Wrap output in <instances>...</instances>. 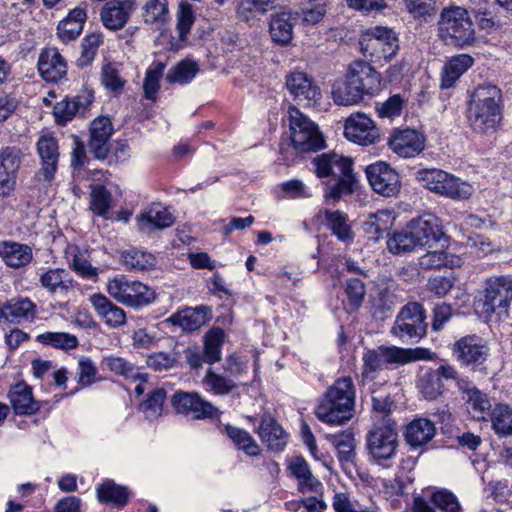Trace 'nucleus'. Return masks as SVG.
I'll use <instances>...</instances> for the list:
<instances>
[{
    "mask_svg": "<svg viewBox=\"0 0 512 512\" xmlns=\"http://www.w3.org/2000/svg\"><path fill=\"white\" fill-rule=\"evenodd\" d=\"M502 120V92L495 85H479L471 96L468 121L476 134L490 136L496 133Z\"/></svg>",
    "mask_w": 512,
    "mask_h": 512,
    "instance_id": "nucleus-1",
    "label": "nucleus"
},
{
    "mask_svg": "<svg viewBox=\"0 0 512 512\" xmlns=\"http://www.w3.org/2000/svg\"><path fill=\"white\" fill-rule=\"evenodd\" d=\"M355 391L350 377H342L328 388L315 414L329 424L342 425L353 416Z\"/></svg>",
    "mask_w": 512,
    "mask_h": 512,
    "instance_id": "nucleus-2",
    "label": "nucleus"
},
{
    "mask_svg": "<svg viewBox=\"0 0 512 512\" xmlns=\"http://www.w3.org/2000/svg\"><path fill=\"white\" fill-rule=\"evenodd\" d=\"M440 38L448 45L470 46L475 42V26L469 11L461 6L444 7L438 20Z\"/></svg>",
    "mask_w": 512,
    "mask_h": 512,
    "instance_id": "nucleus-3",
    "label": "nucleus"
},
{
    "mask_svg": "<svg viewBox=\"0 0 512 512\" xmlns=\"http://www.w3.org/2000/svg\"><path fill=\"white\" fill-rule=\"evenodd\" d=\"M288 125L290 144L296 153L317 151L325 146L318 126L294 106L288 110Z\"/></svg>",
    "mask_w": 512,
    "mask_h": 512,
    "instance_id": "nucleus-4",
    "label": "nucleus"
},
{
    "mask_svg": "<svg viewBox=\"0 0 512 512\" xmlns=\"http://www.w3.org/2000/svg\"><path fill=\"white\" fill-rule=\"evenodd\" d=\"M416 178L424 188L454 200L468 199L473 193L469 183L440 169L420 170Z\"/></svg>",
    "mask_w": 512,
    "mask_h": 512,
    "instance_id": "nucleus-5",
    "label": "nucleus"
},
{
    "mask_svg": "<svg viewBox=\"0 0 512 512\" xmlns=\"http://www.w3.org/2000/svg\"><path fill=\"white\" fill-rule=\"evenodd\" d=\"M367 450L378 464L392 459L398 447L396 422L391 418L380 419L367 434Z\"/></svg>",
    "mask_w": 512,
    "mask_h": 512,
    "instance_id": "nucleus-6",
    "label": "nucleus"
},
{
    "mask_svg": "<svg viewBox=\"0 0 512 512\" xmlns=\"http://www.w3.org/2000/svg\"><path fill=\"white\" fill-rule=\"evenodd\" d=\"M512 302V278L494 275L484 281L481 298L482 312L487 315L507 313Z\"/></svg>",
    "mask_w": 512,
    "mask_h": 512,
    "instance_id": "nucleus-7",
    "label": "nucleus"
},
{
    "mask_svg": "<svg viewBox=\"0 0 512 512\" xmlns=\"http://www.w3.org/2000/svg\"><path fill=\"white\" fill-rule=\"evenodd\" d=\"M107 291L119 303L133 308L146 306L155 300V292L150 287L126 276L109 280Z\"/></svg>",
    "mask_w": 512,
    "mask_h": 512,
    "instance_id": "nucleus-8",
    "label": "nucleus"
},
{
    "mask_svg": "<svg viewBox=\"0 0 512 512\" xmlns=\"http://www.w3.org/2000/svg\"><path fill=\"white\" fill-rule=\"evenodd\" d=\"M380 353L375 350L367 351L363 356V374L368 377L378 371L383 362L406 364L412 361L426 359L429 351L424 348L405 349L396 346L380 347Z\"/></svg>",
    "mask_w": 512,
    "mask_h": 512,
    "instance_id": "nucleus-9",
    "label": "nucleus"
},
{
    "mask_svg": "<svg viewBox=\"0 0 512 512\" xmlns=\"http://www.w3.org/2000/svg\"><path fill=\"white\" fill-rule=\"evenodd\" d=\"M427 327L423 306L418 302H409L401 308L391 333L402 340L421 339L426 335Z\"/></svg>",
    "mask_w": 512,
    "mask_h": 512,
    "instance_id": "nucleus-10",
    "label": "nucleus"
},
{
    "mask_svg": "<svg viewBox=\"0 0 512 512\" xmlns=\"http://www.w3.org/2000/svg\"><path fill=\"white\" fill-rule=\"evenodd\" d=\"M360 51L366 57L390 60L398 51L395 33L386 27H375L359 40Z\"/></svg>",
    "mask_w": 512,
    "mask_h": 512,
    "instance_id": "nucleus-11",
    "label": "nucleus"
},
{
    "mask_svg": "<svg viewBox=\"0 0 512 512\" xmlns=\"http://www.w3.org/2000/svg\"><path fill=\"white\" fill-rule=\"evenodd\" d=\"M367 178L372 189L385 197L396 196L401 188L397 172L385 162H376L366 169Z\"/></svg>",
    "mask_w": 512,
    "mask_h": 512,
    "instance_id": "nucleus-12",
    "label": "nucleus"
},
{
    "mask_svg": "<svg viewBox=\"0 0 512 512\" xmlns=\"http://www.w3.org/2000/svg\"><path fill=\"white\" fill-rule=\"evenodd\" d=\"M344 135L348 140L362 146L373 145L380 138L379 129L373 120L362 113L352 114L347 118Z\"/></svg>",
    "mask_w": 512,
    "mask_h": 512,
    "instance_id": "nucleus-13",
    "label": "nucleus"
},
{
    "mask_svg": "<svg viewBox=\"0 0 512 512\" xmlns=\"http://www.w3.org/2000/svg\"><path fill=\"white\" fill-rule=\"evenodd\" d=\"M171 405L180 414H192L196 419L212 418L218 409L195 392L177 391L171 398Z\"/></svg>",
    "mask_w": 512,
    "mask_h": 512,
    "instance_id": "nucleus-14",
    "label": "nucleus"
},
{
    "mask_svg": "<svg viewBox=\"0 0 512 512\" xmlns=\"http://www.w3.org/2000/svg\"><path fill=\"white\" fill-rule=\"evenodd\" d=\"M409 225L418 247H433L446 237L439 218L432 214L413 219Z\"/></svg>",
    "mask_w": 512,
    "mask_h": 512,
    "instance_id": "nucleus-15",
    "label": "nucleus"
},
{
    "mask_svg": "<svg viewBox=\"0 0 512 512\" xmlns=\"http://www.w3.org/2000/svg\"><path fill=\"white\" fill-rule=\"evenodd\" d=\"M346 76L359 87L363 95H373L380 89L381 76L368 62L355 60L349 64Z\"/></svg>",
    "mask_w": 512,
    "mask_h": 512,
    "instance_id": "nucleus-16",
    "label": "nucleus"
},
{
    "mask_svg": "<svg viewBox=\"0 0 512 512\" xmlns=\"http://www.w3.org/2000/svg\"><path fill=\"white\" fill-rule=\"evenodd\" d=\"M113 131L112 121L108 117L100 116L92 121L88 148L95 158L104 160L108 157Z\"/></svg>",
    "mask_w": 512,
    "mask_h": 512,
    "instance_id": "nucleus-17",
    "label": "nucleus"
},
{
    "mask_svg": "<svg viewBox=\"0 0 512 512\" xmlns=\"http://www.w3.org/2000/svg\"><path fill=\"white\" fill-rule=\"evenodd\" d=\"M313 163L315 172L320 178L332 177L334 180H343L346 177H354L351 160L336 153H324L317 156Z\"/></svg>",
    "mask_w": 512,
    "mask_h": 512,
    "instance_id": "nucleus-18",
    "label": "nucleus"
},
{
    "mask_svg": "<svg viewBox=\"0 0 512 512\" xmlns=\"http://www.w3.org/2000/svg\"><path fill=\"white\" fill-rule=\"evenodd\" d=\"M93 102V94L84 91L82 94L72 98H65L56 103L53 114L57 124L66 125L77 115L84 116Z\"/></svg>",
    "mask_w": 512,
    "mask_h": 512,
    "instance_id": "nucleus-19",
    "label": "nucleus"
},
{
    "mask_svg": "<svg viewBox=\"0 0 512 512\" xmlns=\"http://www.w3.org/2000/svg\"><path fill=\"white\" fill-rule=\"evenodd\" d=\"M458 389L463 393L466 409L471 417L486 420L492 412L487 395L466 380H458Z\"/></svg>",
    "mask_w": 512,
    "mask_h": 512,
    "instance_id": "nucleus-20",
    "label": "nucleus"
},
{
    "mask_svg": "<svg viewBox=\"0 0 512 512\" xmlns=\"http://www.w3.org/2000/svg\"><path fill=\"white\" fill-rule=\"evenodd\" d=\"M286 87L295 100L305 102L306 105L316 103L321 97L320 88L304 72L295 71L289 74L286 78Z\"/></svg>",
    "mask_w": 512,
    "mask_h": 512,
    "instance_id": "nucleus-21",
    "label": "nucleus"
},
{
    "mask_svg": "<svg viewBox=\"0 0 512 512\" xmlns=\"http://www.w3.org/2000/svg\"><path fill=\"white\" fill-rule=\"evenodd\" d=\"M136 9L135 0H111L102 7L103 25L110 30L122 29Z\"/></svg>",
    "mask_w": 512,
    "mask_h": 512,
    "instance_id": "nucleus-22",
    "label": "nucleus"
},
{
    "mask_svg": "<svg viewBox=\"0 0 512 512\" xmlns=\"http://www.w3.org/2000/svg\"><path fill=\"white\" fill-rule=\"evenodd\" d=\"M19 166V149L6 147L0 151V196L6 197L14 190Z\"/></svg>",
    "mask_w": 512,
    "mask_h": 512,
    "instance_id": "nucleus-23",
    "label": "nucleus"
},
{
    "mask_svg": "<svg viewBox=\"0 0 512 512\" xmlns=\"http://www.w3.org/2000/svg\"><path fill=\"white\" fill-rule=\"evenodd\" d=\"M388 143L396 154L404 158L414 157L424 149L423 136L412 129L395 132Z\"/></svg>",
    "mask_w": 512,
    "mask_h": 512,
    "instance_id": "nucleus-24",
    "label": "nucleus"
},
{
    "mask_svg": "<svg viewBox=\"0 0 512 512\" xmlns=\"http://www.w3.org/2000/svg\"><path fill=\"white\" fill-rule=\"evenodd\" d=\"M38 71L44 80L57 82L66 75L67 65L58 50L50 48L40 54Z\"/></svg>",
    "mask_w": 512,
    "mask_h": 512,
    "instance_id": "nucleus-25",
    "label": "nucleus"
},
{
    "mask_svg": "<svg viewBox=\"0 0 512 512\" xmlns=\"http://www.w3.org/2000/svg\"><path fill=\"white\" fill-rule=\"evenodd\" d=\"M212 318L211 308L208 306L188 307L173 314L169 321L178 325L182 330L193 332L207 324Z\"/></svg>",
    "mask_w": 512,
    "mask_h": 512,
    "instance_id": "nucleus-26",
    "label": "nucleus"
},
{
    "mask_svg": "<svg viewBox=\"0 0 512 512\" xmlns=\"http://www.w3.org/2000/svg\"><path fill=\"white\" fill-rule=\"evenodd\" d=\"M454 352L459 361L466 365L482 364L488 355V349L475 336L460 339L454 345Z\"/></svg>",
    "mask_w": 512,
    "mask_h": 512,
    "instance_id": "nucleus-27",
    "label": "nucleus"
},
{
    "mask_svg": "<svg viewBox=\"0 0 512 512\" xmlns=\"http://www.w3.org/2000/svg\"><path fill=\"white\" fill-rule=\"evenodd\" d=\"M298 22L297 13L283 11L272 15L269 23L271 39L280 45H287L293 38V28Z\"/></svg>",
    "mask_w": 512,
    "mask_h": 512,
    "instance_id": "nucleus-28",
    "label": "nucleus"
},
{
    "mask_svg": "<svg viewBox=\"0 0 512 512\" xmlns=\"http://www.w3.org/2000/svg\"><path fill=\"white\" fill-rule=\"evenodd\" d=\"M90 302L96 310L98 316L104 323L111 328H118L126 324V313L112 303L102 294H93L90 296Z\"/></svg>",
    "mask_w": 512,
    "mask_h": 512,
    "instance_id": "nucleus-29",
    "label": "nucleus"
},
{
    "mask_svg": "<svg viewBox=\"0 0 512 512\" xmlns=\"http://www.w3.org/2000/svg\"><path fill=\"white\" fill-rule=\"evenodd\" d=\"M258 434L263 443L274 452H280L288 442V435L270 415H264L258 427Z\"/></svg>",
    "mask_w": 512,
    "mask_h": 512,
    "instance_id": "nucleus-30",
    "label": "nucleus"
},
{
    "mask_svg": "<svg viewBox=\"0 0 512 512\" xmlns=\"http://www.w3.org/2000/svg\"><path fill=\"white\" fill-rule=\"evenodd\" d=\"M8 397L17 415H32L40 409V403L33 397L32 388L23 381L11 387Z\"/></svg>",
    "mask_w": 512,
    "mask_h": 512,
    "instance_id": "nucleus-31",
    "label": "nucleus"
},
{
    "mask_svg": "<svg viewBox=\"0 0 512 512\" xmlns=\"http://www.w3.org/2000/svg\"><path fill=\"white\" fill-rule=\"evenodd\" d=\"M37 151L41 158L42 168L40 174L44 180L51 181L57 170L59 159L58 144L54 137L42 136L37 143Z\"/></svg>",
    "mask_w": 512,
    "mask_h": 512,
    "instance_id": "nucleus-32",
    "label": "nucleus"
},
{
    "mask_svg": "<svg viewBox=\"0 0 512 512\" xmlns=\"http://www.w3.org/2000/svg\"><path fill=\"white\" fill-rule=\"evenodd\" d=\"M434 423L427 418H416L405 429V440L412 448H420L428 444L435 436Z\"/></svg>",
    "mask_w": 512,
    "mask_h": 512,
    "instance_id": "nucleus-33",
    "label": "nucleus"
},
{
    "mask_svg": "<svg viewBox=\"0 0 512 512\" xmlns=\"http://www.w3.org/2000/svg\"><path fill=\"white\" fill-rule=\"evenodd\" d=\"M474 59L468 54H458L451 57L441 72L440 86L443 89L456 84L458 79L473 65Z\"/></svg>",
    "mask_w": 512,
    "mask_h": 512,
    "instance_id": "nucleus-34",
    "label": "nucleus"
},
{
    "mask_svg": "<svg viewBox=\"0 0 512 512\" xmlns=\"http://www.w3.org/2000/svg\"><path fill=\"white\" fill-rule=\"evenodd\" d=\"M288 469L297 479L299 491L310 493L317 491L321 483L313 475L309 464L302 456H295L289 460Z\"/></svg>",
    "mask_w": 512,
    "mask_h": 512,
    "instance_id": "nucleus-35",
    "label": "nucleus"
},
{
    "mask_svg": "<svg viewBox=\"0 0 512 512\" xmlns=\"http://www.w3.org/2000/svg\"><path fill=\"white\" fill-rule=\"evenodd\" d=\"M86 18V11L83 8L76 7L71 10L57 26V35L61 41L67 43L76 39L83 30Z\"/></svg>",
    "mask_w": 512,
    "mask_h": 512,
    "instance_id": "nucleus-36",
    "label": "nucleus"
},
{
    "mask_svg": "<svg viewBox=\"0 0 512 512\" xmlns=\"http://www.w3.org/2000/svg\"><path fill=\"white\" fill-rule=\"evenodd\" d=\"M137 220L141 231H150L153 228L164 229L171 226L174 217L166 208L157 206L142 213Z\"/></svg>",
    "mask_w": 512,
    "mask_h": 512,
    "instance_id": "nucleus-37",
    "label": "nucleus"
},
{
    "mask_svg": "<svg viewBox=\"0 0 512 512\" xmlns=\"http://www.w3.org/2000/svg\"><path fill=\"white\" fill-rule=\"evenodd\" d=\"M41 285L52 294H66L72 289V279L65 269H49L40 277Z\"/></svg>",
    "mask_w": 512,
    "mask_h": 512,
    "instance_id": "nucleus-38",
    "label": "nucleus"
},
{
    "mask_svg": "<svg viewBox=\"0 0 512 512\" xmlns=\"http://www.w3.org/2000/svg\"><path fill=\"white\" fill-rule=\"evenodd\" d=\"M324 219L327 228L330 229L332 234L340 241L351 242L353 240V231L345 213L339 210L332 211L326 209L324 211Z\"/></svg>",
    "mask_w": 512,
    "mask_h": 512,
    "instance_id": "nucleus-39",
    "label": "nucleus"
},
{
    "mask_svg": "<svg viewBox=\"0 0 512 512\" xmlns=\"http://www.w3.org/2000/svg\"><path fill=\"white\" fill-rule=\"evenodd\" d=\"M331 94L336 104L344 106L357 104L364 97L359 87L351 84L347 76L333 84Z\"/></svg>",
    "mask_w": 512,
    "mask_h": 512,
    "instance_id": "nucleus-40",
    "label": "nucleus"
},
{
    "mask_svg": "<svg viewBox=\"0 0 512 512\" xmlns=\"http://www.w3.org/2000/svg\"><path fill=\"white\" fill-rule=\"evenodd\" d=\"M142 17L146 24L159 29L170 18L167 0H146L142 7Z\"/></svg>",
    "mask_w": 512,
    "mask_h": 512,
    "instance_id": "nucleus-41",
    "label": "nucleus"
},
{
    "mask_svg": "<svg viewBox=\"0 0 512 512\" xmlns=\"http://www.w3.org/2000/svg\"><path fill=\"white\" fill-rule=\"evenodd\" d=\"M332 444L337 450V457L343 467H350L355 463V439L351 432L346 431L332 437Z\"/></svg>",
    "mask_w": 512,
    "mask_h": 512,
    "instance_id": "nucleus-42",
    "label": "nucleus"
},
{
    "mask_svg": "<svg viewBox=\"0 0 512 512\" xmlns=\"http://www.w3.org/2000/svg\"><path fill=\"white\" fill-rule=\"evenodd\" d=\"M35 305L27 298L11 301L0 309V316L11 321L20 322L34 317Z\"/></svg>",
    "mask_w": 512,
    "mask_h": 512,
    "instance_id": "nucleus-43",
    "label": "nucleus"
},
{
    "mask_svg": "<svg viewBox=\"0 0 512 512\" xmlns=\"http://www.w3.org/2000/svg\"><path fill=\"white\" fill-rule=\"evenodd\" d=\"M102 366L127 379H140L144 382L147 381V375L140 374L133 363L122 357L113 355L104 357L102 360Z\"/></svg>",
    "mask_w": 512,
    "mask_h": 512,
    "instance_id": "nucleus-44",
    "label": "nucleus"
},
{
    "mask_svg": "<svg viewBox=\"0 0 512 512\" xmlns=\"http://www.w3.org/2000/svg\"><path fill=\"white\" fill-rule=\"evenodd\" d=\"M3 259L12 268H20L29 264L32 260V249L28 245L19 243H7L3 249Z\"/></svg>",
    "mask_w": 512,
    "mask_h": 512,
    "instance_id": "nucleus-45",
    "label": "nucleus"
},
{
    "mask_svg": "<svg viewBox=\"0 0 512 512\" xmlns=\"http://www.w3.org/2000/svg\"><path fill=\"white\" fill-rule=\"evenodd\" d=\"M203 384L208 391L216 395H228L238 388L235 380L217 373L212 368L208 369Z\"/></svg>",
    "mask_w": 512,
    "mask_h": 512,
    "instance_id": "nucleus-46",
    "label": "nucleus"
},
{
    "mask_svg": "<svg viewBox=\"0 0 512 512\" xmlns=\"http://www.w3.org/2000/svg\"><path fill=\"white\" fill-rule=\"evenodd\" d=\"M129 493L124 486L107 480L97 488V498L101 503L112 502L117 506H124L128 502Z\"/></svg>",
    "mask_w": 512,
    "mask_h": 512,
    "instance_id": "nucleus-47",
    "label": "nucleus"
},
{
    "mask_svg": "<svg viewBox=\"0 0 512 512\" xmlns=\"http://www.w3.org/2000/svg\"><path fill=\"white\" fill-rule=\"evenodd\" d=\"M224 432L232 440L234 445L247 455L256 456L259 454V445L247 431L228 424L224 427Z\"/></svg>",
    "mask_w": 512,
    "mask_h": 512,
    "instance_id": "nucleus-48",
    "label": "nucleus"
},
{
    "mask_svg": "<svg viewBox=\"0 0 512 512\" xmlns=\"http://www.w3.org/2000/svg\"><path fill=\"white\" fill-rule=\"evenodd\" d=\"M224 432L232 440L234 445L247 455L256 456L259 454V445L247 431L228 424L224 427Z\"/></svg>",
    "mask_w": 512,
    "mask_h": 512,
    "instance_id": "nucleus-49",
    "label": "nucleus"
},
{
    "mask_svg": "<svg viewBox=\"0 0 512 512\" xmlns=\"http://www.w3.org/2000/svg\"><path fill=\"white\" fill-rule=\"evenodd\" d=\"M224 331L221 328H213L206 335L204 340V361L214 364L221 360V347L224 341Z\"/></svg>",
    "mask_w": 512,
    "mask_h": 512,
    "instance_id": "nucleus-50",
    "label": "nucleus"
},
{
    "mask_svg": "<svg viewBox=\"0 0 512 512\" xmlns=\"http://www.w3.org/2000/svg\"><path fill=\"white\" fill-rule=\"evenodd\" d=\"M199 72V66L195 61L183 60L173 66L166 74L167 82L174 84L189 83Z\"/></svg>",
    "mask_w": 512,
    "mask_h": 512,
    "instance_id": "nucleus-51",
    "label": "nucleus"
},
{
    "mask_svg": "<svg viewBox=\"0 0 512 512\" xmlns=\"http://www.w3.org/2000/svg\"><path fill=\"white\" fill-rule=\"evenodd\" d=\"M418 247L410 225L406 229L395 232L387 240V248L393 254L408 253Z\"/></svg>",
    "mask_w": 512,
    "mask_h": 512,
    "instance_id": "nucleus-52",
    "label": "nucleus"
},
{
    "mask_svg": "<svg viewBox=\"0 0 512 512\" xmlns=\"http://www.w3.org/2000/svg\"><path fill=\"white\" fill-rule=\"evenodd\" d=\"M122 262L127 269L144 271L155 266V257L148 252L130 249L122 253Z\"/></svg>",
    "mask_w": 512,
    "mask_h": 512,
    "instance_id": "nucleus-53",
    "label": "nucleus"
},
{
    "mask_svg": "<svg viewBox=\"0 0 512 512\" xmlns=\"http://www.w3.org/2000/svg\"><path fill=\"white\" fill-rule=\"evenodd\" d=\"M489 416L496 434L500 436L512 435V409L508 405H496Z\"/></svg>",
    "mask_w": 512,
    "mask_h": 512,
    "instance_id": "nucleus-54",
    "label": "nucleus"
},
{
    "mask_svg": "<svg viewBox=\"0 0 512 512\" xmlns=\"http://www.w3.org/2000/svg\"><path fill=\"white\" fill-rule=\"evenodd\" d=\"M36 340L41 344L63 350L75 349L78 346L77 337L65 332H45L39 334Z\"/></svg>",
    "mask_w": 512,
    "mask_h": 512,
    "instance_id": "nucleus-55",
    "label": "nucleus"
},
{
    "mask_svg": "<svg viewBox=\"0 0 512 512\" xmlns=\"http://www.w3.org/2000/svg\"><path fill=\"white\" fill-rule=\"evenodd\" d=\"M430 502L441 512H463L457 496L447 489L433 491L430 496Z\"/></svg>",
    "mask_w": 512,
    "mask_h": 512,
    "instance_id": "nucleus-56",
    "label": "nucleus"
},
{
    "mask_svg": "<svg viewBox=\"0 0 512 512\" xmlns=\"http://www.w3.org/2000/svg\"><path fill=\"white\" fill-rule=\"evenodd\" d=\"M419 388L423 397L429 401L436 400L445 390L444 383L441 382L439 376L433 370L425 373L420 378Z\"/></svg>",
    "mask_w": 512,
    "mask_h": 512,
    "instance_id": "nucleus-57",
    "label": "nucleus"
},
{
    "mask_svg": "<svg viewBox=\"0 0 512 512\" xmlns=\"http://www.w3.org/2000/svg\"><path fill=\"white\" fill-rule=\"evenodd\" d=\"M455 260L458 261L459 259L448 255L443 250H434L422 255L418 259V265L425 270L440 269L441 267L455 265Z\"/></svg>",
    "mask_w": 512,
    "mask_h": 512,
    "instance_id": "nucleus-58",
    "label": "nucleus"
},
{
    "mask_svg": "<svg viewBox=\"0 0 512 512\" xmlns=\"http://www.w3.org/2000/svg\"><path fill=\"white\" fill-rule=\"evenodd\" d=\"M165 398V390L157 388L150 393L146 401L140 404V409L144 412L147 419H157L161 415Z\"/></svg>",
    "mask_w": 512,
    "mask_h": 512,
    "instance_id": "nucleus-59",
    "label": "nucleus"
},
{
    "mask_svg": "<svg viewBox=\"0 0 512 512\" xmlns=\"http://www.w3.org/2000/svg\"><path fill=\"white\" fill-rule=\"evenodd\" d=\"M91 209L100 216H106L111 204V193L102 185H95L91 192Z\"/></svg>",
    "mask_w": 512,
    "mask_h": 512,
    "instance_id": "nucleus-60",
    "label": "nucleus"
},
{
    "mask_svg": "<svg viewBox=\"0 0 512 512\" xmlns=\"http://www.w3.org/2000/svg\"><path fill=\"white\" fill-rule=\"evenodd\" d=\"M327 13V4L323 0H313L302 9L304 23L316 25L320 23Z\"/></svg>",
    "mask_w": 512,
    "mask_h": 512,
    "instance_id": "nucleus-61",
    "label": "nucleus"
},
{
    "mask_svg": "<svg viewBox=\"0 0 512 512\" xmlns=\"http://www.w3.org/2000/svg\"><path fill=\"white\" fill-rule=\"evenodd\" d=\"M102 42V36L98 33H92L87 35L82 41V53L78 59V63L81 66H85L91 63L94 59L97 49Z\"/></svg>",
    "mask_w": 512,
    "mask_h": 512,
    "instance_id": "nucleus-62",
    "label": "nucleus"
},
{
    "mask_svg": "<svg viewBox=\"0 0 512 512\" xmlns=\"http://www.w3.org/2000/svg\"><path fill=\"white\" fill-rule=\"evenodd\" d=\"M335 183L327 188L325 193V197L327 199L333 200V202L338 201L342 196L349 195L353 192V187L355 185V177H346L339 180H334Z\"/></svg>",
    "mask_w": 512,
    "mask_h": 512,
    "instance_id": "nucleus-63",
    "label": "nucleus"
},
{
    "mask_svg": "<svg viewBox=\"0 0 512 512\" xmlns=\"http://www.w3.org/2000/svg\"><path fill=\"white\" fill-rule=\"evenodd\" d=\"M345 292L350 305H352L355 309H358L361 306L366 294L364 283L357 278H352L347 281Z\"/></svg>",
    "mask_w": 512,
    "mask_h": 512,
    "instance_id": "nucleus-64",
    "label": "nucleus"
}]
</instances>
